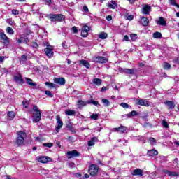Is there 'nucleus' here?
Masks as SVG:
<instances>
[{"label":"nucleus","instance_id":"nucleus-1","mask_svg":"<svg viewBox=\"0 0 179 179\" xmlns=\"http://www.w3.org/2000/svg\"><path fill=\"white\" fill-rule=\"evenodd\" d=\"M33 111L34 113L32 115L33 122L37 123L41 121V110H40L37 106L34 105Z\"/></svg>","mask_w":179,"mask_h":179},{"label":"nucleus","instance_id":"nucleus-2","mask_svg":"<svg viewBox=\"0 0 179 179\" xmlns=\"http://www.w3.org/2000/svg\"><path fill=\"white\" fill-rule=\"evenodd\" d=\"M17 138L16 139L15 143L18 146H22V145H23V143H24V139H25V138H27V134H26V133L24 131H18L17 132Z\"/></svg>","mask_w":179,"mask_h":179},{"label":"nucleus","instance_id":"nucleus-3","mask_svg":"<svg viewBox=\"0 0 179 179\" xmlns=\"http://www.w3.org/2000/svg\"><path fill=\"white\" fill-rule=\"evenodd\" d=\"M48 17L51 22H62L65 19V16L62 14H50Z\"/></svg>","mask_w":179,"mask_h":179},{"label":"nucleus","instance_id":"nucleus-4","mask_svg":"<svg viewBox=\"0 0 179 179\" xmlns=\"http://www.w3.org/2000/svg\"><path fill=\"white\" fill-rule=\"evenodd\" d=\"M99 167L98 165L92 164L90 166L89 169H88V172L90 176H92V177H96V176H97V174H99Z\"/></svg>","mask_w":179,"mask_h":179},{"label":"nucleus","instance_id":"nucleus-5","mask_svg":"<svg viewBox=\"0 0 179 179\" xmlns=\"http://www.w3.org/2000/svg\"><path fill=\"white\" fill-rule=\"evenodd\" d=\"M47 48H45V54L48 57V58H52L54 57V48L52 46L50 45L48 43H45Z\"/></svg>","mask_w":179,"mask_h":179},{"label":"nucleus","instance_id":"nucleus-6","mask_svg":"<svg viewBox=\"0 0 179 179\" xmlns=\"http://www.w3.org/2000/svg\"><path fill=\"white\" fill-rule=\"evenodd\" d=\"M80 156V153L78 152V150H74L72 151H68L66 153L67 159H73V157H79Z\"/></svg>","mask_w":179,"mask_h":179},{"label":"nucleus","instance_id":"nucleus-7","mask_svg":"<svg viewBox=\"0 0 179 179\" xmlns=\"http://www.w3.org/2000/svg\"><path fill=\"white\" fill-rule=\"evenodd\" d=\"M56 121H57V127H55V131L57 133L59 132L61 128L64 126V122H62V120H61V116L57 115L56 117Z\"/></svg>","mask_w":179,"mask_h":179},{"label":"nucleus","instance_id":"nucleus-8","mask_svg":"<svg viewBox=\"0 0 179 179\" xmlns=\"http://www.w3.org/2000/svg\"><path fill=\"white\" fill-rule=\"evenodd\" d=\"M38 162L39 163H50V162L52 161V159L50 158L49 157H38L37 158Z\"/></svg>","mask_w":179,"mask_h":179},{"label":"nucleus","instance_id":"nucleus-9","mask_svg":"<svg viewBox=\"0 0 179 179\" xmlns=\"http://www.w3.org/2000/svg\"><path fill=\"white\" fill-rule=\"evenodd\" d=\"M150 10H152V7H150L149 5L144 4L143 6L142 13L143 15H149V13H150Z\"/></svg>","mask_w":179,"mask_h":179},{"label":"nucleus","instance_id":"nucleus-10","mask_svg":"<svg viewBox=\"0 0 179 179\" xmlns=\"http://www.w3.org/2000/svg\"><path fill=\"white\" fill-rule=\"evenodd\" d=\"M0 40H1L4 44H9L10 43L8 36L3 32H0Z\"/></svg>","mask_w":179,"mask_h":179},{"label":"nucleus","instance_id":"nucleus-11","mask_svg":"<svg viewBox=\"0 0 179 179\" xmlns=\"http://www.w3.org/2000/svg\"><path fill=\"white\" fill-rule=\"evenodd\" d=\"M95 61L99 64H106V62H108V58L104 57L103 56H98L95 58Z\"/></svg>","mask_w":179,"mask_h":179},{"label":"nucleus","instance_id":"nucleus-12","mask_svg":"<svg viewBox=\"0 0 179 179\" xmlns=\"http://www.w3.org/2000/svg\"><path fill=\"white\" fill-rule=\"evenodd\" d=\"M168 107V110H174L176 108V103L171 101H166L164 103Z\"/></svg>","mask_w":179,"mask_h":179},{"label":"nucleus","instance_id":"nucleus-13","mask_svg":"<svg viewBox=\"0 0 179 179\" xmlns=\"http://www.w3.org/2000/svg\"><path fill=\"white\" fill-rule=\"evenodd\" d=\"M122 72L123 73H126L127 75H135V72H136V69H123Z\"/></svg>","mask_w":179,"mask_h":179},{"label":"nucleus","instance_id":"nucleus-14","mask_svg":"<svg viewBox=\"0 0 179 179\" xmlns=\"http://www.w3.org/2000/svg\"><path fill=\"white\" fill-rule=\"evenodd\" d=\"M14 80L15 82H18V83L22 84L24 83L23 78L22 77V74L17 73V75L14 76Z\"/></svg>","mask_w":179,"mask_h":179},{"label":"nucleus","instance_id":"nucleus-15","mask_svg":"<svg viewBox=\"0 0 179 179\" xmlns=\"http://www.w3.org/2000/svg\"><path fill=\"white\" fill-rule=\"evenodd\" d=\"M131 176H140L141 177H142V176H143V171L141 169H134L131 172Z\"/></svg>","mask_w":179,"mask_h":179},{"label":"nucleus","instance_id":"nucleus-16","mask_svg":"<svg viewBox=\"0 0 179 179\" xmlns=\"http://www.w3.org/2000/svg\"><path fill=\"white\" fill-rule=\"evenodd\" d=\"M55 83L57 85H65L66 80L64 78H56L54 79Z\"/></svg>","mask_w":179,"mask_h":179},{"label":"nucleus","instance_id":"nucleus-17","mask_svg":"<svg viewBox=\"0 0 179 179\" xmlns=\"http://www.w3.org/2000/svg\"><path fill=\"white\" fill-rule=\"evenodd\" d=\"M88 103H90V102H88V101H83L82 100H79L78 101L77 107L78 108H82L83 107L87 106Z\"/></svg>","mask_w":179,"mask_h":179},{"label":"nucleus","instance_id":"nucleus-18","mask_svg":"<svg viewBox=\"0 0 179 179\" xmlns=\"http://www.w3.org/2000/svg\"><path fill=\"white\" fill-rule=\"evenodd\" d=\"M25 80L27 83V85H29V86H31V87H36V86H37V83L33 82V80L29 78H25Z\"/></svg>","mask_w":179,"mask_h":179},{"label":"nucleus","instance_id":"nucleus-19","mask_svg":"<svg viewBox=\"0 0 179 179\" xmlns=\"http://www.w3.org/2000/svg\"><path fill=\"white\" fill-rule=\"evenodd\" d=\"M157 24L159 26H167V22H166V20H164V17H159L157 21Z\"/></svg>","mask_w":179,"mask_h":179},{"label":"nucleus","instance_id":"nucleus-20","mask_svg":"<svg viewBox=\"0 0 179 179\" xmlns=\"http://www.w3.org/2000/svg\"><path fill=\"white\" fill-rule=\"evenodd\" d=\"M108 6L110 9H115L116 8H118L117 2L114 0H112L110 3H108Z\"/></svg>","mask_w":179,"mask_h":179},{"label":"nucleus","instance_id":"nucleus-21","mask_svg":"<svg viewBox=\"0 0 179 179\" xmlns=\"http://www.w3.org/2000/svg\"><path fill=\"white\" fill-rule=\"evenodd\" d=\"M165 174H167V176H169V177H177L178 176V173L176 171H170L169 170L164 171Z\"/></svg>","mask_w":179,"mask_h":179},{"label":"nucleus","instance_id":"nucleus-22","mask_svg":"<svg viewBox=\"0 0 179 179\" xmlns=\"http://www.w3.org/2000/svg\"><path fill=\"white\" fill-rule=\"evenodd\" d=\"M79 64L80 65H83V66H85V68H90V63L87 62V60H80Z\"/></svg>","mask_w":179,"mask_h":179},{"label":"nucleus","instance_id":"nucleus-23","mask_svg":"<svg viewBox=\"0 0 179 179\" xmlns=\"http://www.w3.org/2000/svg\"><path fill=\"white\" fill-rule=\"evenodd\" d=\"M137 104L138 106H145V107H149V103H148V101L145 100V99H140Z\"/></svg>","mask_w":179,"mask_h":179},{"label":"nucleus","instance_id":"nucleus-24","mask_svg":"<svg viewBox=\"0 0 179 179\" xmlns=\"http://www.w3.org/2000/svg\"><path fill=\"white\" fill-rule=\"evenodd\" d=\"M148 156H157L159 155V152L156 150H150L148 151Z\"/></svg>","mask_w":179,"mask_h":179},{"label":"nucleus","instance_id":"nucleus-25","mask_svg":"<svg viewBox=\"0 0 179 179\" xmlns=\"http://www.w3.org/2000/svg\"><path fill=\"white\" fill-rule=\"evenodd\" d=\"M119 129H120V134H125L129 131V129H128L127 127L122 126V125H121L119 127Z\"/></svg>","mask_w":179,"mask_h":179},{"label":"nucleus","instance_id":"nucleus-26","mask_svg":"<svg viewBox=\"0 0 179 179\" xmlns=\"http://www.w3.org/2000/svg\"><path fill=\"white\" fill-rule=\"evenodd\" d=\"M97 137H93L90 141H88V146H94L95 142H97Z\"/></svg>","mask_w":179,"mask_h":179},{"label":"nucleus","instance_id":"nucleus-27","mask_svg":"<svg viewBox=\"0 0 179 179\" xmlns=\"http://www.w3.org/2000/svg\"><path fill=\"white\" fill-rule=\"evenodd\" d=\"M141 22L143 26H148L149 24V20L145 17H141Z\"/></svg>","mask_w":179,"mask_h":179},{"label":"nucleus","instance_id":"nucleus-28","mask_svg":"<svg viewBox=\"0 0 179 179\" xmlns=\"http://www.w3.org/2000/svg\"><path fill=\"white\" fill-rule=\"evenodd\" d=\"M65 114L66 115L72 116V115H75V114H76V112L73 110L68 109L65 111Z\"/></svg>","mask_w":179,"mask_h":179},{"label":"nucleus","instance_id":"nucleus-29","mask_svg":"<svg viewBox=\"0 0 179 179\" xmlns=\"http://www.w3.org/2000/svg\"><path fill=\"white\" fill-rule=\"evenodd\" d=\"M99 38H101V40H106L107 38L108 35L106 32H101L98 36Z\"/></svg>","mask_w":179,"mask_h":179},{"label":"nucleus","instance_id":"nucleus-30","mask_svg":"<svg viewBox=\"0 0 179 179\" xmlns=\"http://www.w3.org/2000/svg\"><path fill=\"white\" fill-rule=\"evenodd\" d=\"M94 85H96V86H100L101 85V79L100 78H94L93 80Z\"/></svg>","mask_w":179,"mask_h":179},{"label":"nucleus","instance_id":"nucleus-31","mask_svg":"<svg viewBox=\"0 0 179 179\" xmlns=\"http://www.w3.org/2000/svg\"><path fill=\"white\" fill-rule=\"evenodd\" d=\"M101 101H102V103L103 104V106H104L105 107H108V106H110V101H108V99H103L101 100Z\"/></svg>","mask_w":179,"mask_h":179},{"label":"nucleus","instance_id":"nucleus-32","mask_svg":"<svg viewBox=\"0 0 179 179\" xmlns=\"http://www.w3.org/2000/svg\"><path fill=\"white\" fill-rule=\"evenodd\" d=\"M15 115H16V113H15V112H13V111H9L8 113V117H9L10 120H13V118H15Z\"/></svg>","mask_w":179,"mask_h":179},{"label":"nucleus","instance_id":"nucleus-33","mask_svg":"<svg viewBox=\"0 0 179 179\" xmlns=\"http://www.w3.org/2000/svg\"><path fill=\"white\" fill-rule=\"evenodd\" d=\"M6 31L8 34H15V31H13V29H12V27H8L6 29Z\"/></svg>","mask_w":179,"mask_h":179},{"label":"nucleus","instance_id":"nucleus-34","mask_svg":"<svg viewBox=\"0 0 179 179\" xmlns=\"http://www.w3.org/2000/svg\"><path fill=\"white\" fill-rule=\"evenodd\" d=\"M87 101H88V104H93L94 106H100V103H99V101H94V99H91Z\"/></svg>","mask_w":179,"mask_h":179},{"label":"nucleus","instance_id":"nucleus-35","mask_svg":"<svg viewBox=\"0 0 179 179\" xmlns=\"http://www.w3.org/2000/svg\"><path fill=\"white\" fill-rule=\"evenodd\" d=\"M153 38H162V33L160 32H155L153 34Z\"/></svg>","mask_w":179,"mask_h":179},{"label":"nucleus","instance_id":"nucleus-36","mask_svg":"<svg viewBox=\"0 0 179 179\" xmlns=\"http://www.w3.org/2000/svg\"><path fill=\"white\" fill-rule=\"evenodd\" d=\"M170 5H172V6H176V8H179V5L177 4L176 2V0H169Z\"/></svg>","mask_w":179,"mask_h":179},{"label":"nucleus","instance_id":"nucleus-37","mask_svg":"<svg viewBox=\"0 0 179 179\" xmlns=\"http://www.w3.org/2000/svg\"><path fill=\"white\" fill-rule=\"evenodd\" d=\"M27 61V56L26 55H22L20 59V62H26Z\"/></svg>","mask_w":179,"mask_h":179},{"label":"nucleus","instance_id":"nucleus-38","mask_svg":"<svg viewBox=\"0 0 179 179\" xmlns=\"http://www.w3.org/2000/svg\"><path fill=\"white\" fill-rule=\"evenodd\" d=\"M163 68L164 69H170V68H171V65L167 62H164L163 64Z\"/></svg>","mask_w":179,"mask_h":179},{"label":"nucleus","instance_id":"nucleus-39","mask_svg":"<svg viewBox=\"0 0 179 179\" xmlns=\"http://www.w3.org/2000/svg\"><path fill=\"white\" fill-rule=\"evenodd\" d=\"M82 31L89 33V31H90V28H89V26L84 25L82 28Z\"/></svg>","mask_w":179,"mask_h":179},{"label":"nucleus","instance_id":"nucleus-40","mask_svg":"<svg viewBox=\"0 0 179 179\" xmlns=\"http://www.w3.org/2000/svg\"><path fill=\"white\" fill-rule=\"evenodd\" d=\"M120 106L122 107L123 108H131V106L125 103H121Z\"/></svg>","mask_w":179,"mask_h":179},{"label":"nucleus","instance_id":"nucleus-41","mask_svg":"<svg viewBox=\"0 0 179 179\" xmlns=\"http://www.w3.org/2000/svg\"><path fill=\"white\" fill-rule=\"evenodd\" d=\"M21 38L22 39V43H24V44H27V43H29L30 41V40L27 37L24 38L23 36H21Z\"/></svg>","mask_w":179,"mask_h":179},{"label":"nucleus","instance_id":"nucleus-42","mask_svg":"<svg viewBox=\"0 0 179 179\" xmlns=\"http://www.w3.org/2000/svg\"><path fill=\"white\" fill-rule=\"evenodd\" d=\"M43 146H44L45 148H52L54 145L52 144V143H45L43 144Z\"/></svg>","mask_w":179,"mask_h":179},{"label":"nucleus","instance_id":"nucleus-43","mask_svg":"<svg viewBox=\"0 0 179 179\" xmlns=\"http://www.w3.org/2000/svg\"><path fill=\"white\" fill-rule=\"evenodd\" d=\"M91 120H98L99 119V115H97V113H93L91 116H90Z\"/></svg>","mask_w":179,"mask_h":179},{"label":"nucleus","instance_id":"nucleus-44","mask_svg":"<svg viewBox=\"0 0 179 179\" xmlns=\"http://www.w3.org/2000/svg\"><path fill=\"white\" fill-rule=\"evenodd\" d=\"M162 127H164V128H169L170 127L167 121H166L164 120H162Z\"/></svg>","mask_w":179,"mask_h":179},{"label":"nucleus","instance_id":"nucleus-45","mask_svg":"<svg viewBox=\"0 0 179 179\" xmlns=\"http://www.w3.org/2000/svg\"><path fill=\"white\" fill-rule=\"evenodd\" d=\"M22 104L24 108H27V107H29V106L30 105V103L29 102V101H22Z\"/></svg>","mask_w":179,"mask_h":179},{"label":"nucleus","instance_id":"nucleus-46","mask_svg":"<svg viewBox=\"0 0 179 179\" xmlns=\"http://www.w3.org/2000/svg\"><path fill=\"white\" fill-rule=\"evenodd\" d=\"M45 85H46V86H49L50 87H55L56 85L52 83H49V82H45Z\"/></svg>","mask_w":179,"mask_h":179},{"label":"nucleus","instance_id":"nucleus-47","mask_svg":"<svg viewBox=\"0 0 179 179\" xmlns=\"http://www.w3.org/2000/svg\"><path fill=\"white\" fill-rule=\"evenodd\" d=\"M11 13H12V15H19V10H17L16 9H13L11 10Z\"/></svg>","mask_w":179,"mask_h":179},{"label":"nucleus","instance_id":"nucleus-48","mask_svg":"<svg viewBox=\"0 0 179 179\" xmlns=\"http://www.w3.org/2000/svg\"><path fill=\"white\" fill-rule=\"evenodd\" d=\"M130 37H131V39L133 41H135V40H136V38H138V35H136V34H131Z\"/></svg>","mask_w":179,"mask_h":179},{"label":"nucleus","instance_id":"nucleus-49","mask_svg":"<svg viewBox=\"0 0 179 179\" xmlns=\"http://www.w3.org/2000/svg\"><path fill=\"white\" fill-rule=\"evenodd\" d=\"M81 36L82 37H86L87 36H89V32L81 30Z\"/></svg>","mask_w":179,"mask_h":179},{"label":"nucleus","instance_id":"nucleus-50","mask_svg":"<svg viewBox=\"0 0 179 179\" xmlns=\"http://www.w3.org/2000/svg\"><path fill=\"white\" fill-rule=\"evenodd\" d=\"M45 94L49 97H52L54 95L51 93V91H45Z\"/></svg>","mask_w":179,"mask_h":179},{"label":"nucleus","instance_id":"nucleus-51","mask_svg":"<svg viewBox=\"0 0 179 179\" xmlns=\"http://www.w3.org/2000/svg\"><path fill=\"white\" fill-rule=\"evenodd\" d=\"M149 141H150V142L151 143H156V139H155V138H153V137H150V138H149Z\"/></svg>","mask_w":179,"mask_h":179},{"label":"nucleus","instance_id":"nucleus-52","mask_svg":"<svg viewBox=\"0 0 179 179\" xmlns=\"http://www.w3.org/2000/svg\"><path fill=\"white\" fill-rule=\"evenodd\" d=\"M6 58V57H5V56H0V64H2L3 62V61H5Z\"/></svg>","mask_w":179,"mask_h":179},{"label":"nucleus","instance_id":"nucleus-53","mask_svg":"<svg viewBox=\"0 0 179 179\" xmlns=\"http://www.w3.org/2000/svg\"><path fill=\"white\" fill-rule=\"evenodd\" d=\"M131 117H135V115H138V113L135 110H133L130 113Z\"/></svg>","mask_w":179,"mask_h":179},{"label":"nucleus","instance_id":"nucleus-54","mask_svg":"<svg viewBox=\"0 0 179 179\" xmlns=\"http://www.w3.org/2000/svg\"><path fill=\"white\" fill-rule=\"evenodd\" d=\"M71 30H72V31L74 32L75 34L78 33V27H73L71 28Z\"/></svg>","mask_w":179,"mask_h":179},{"label":"nucleus","instance_id":"nucleus-55","mask_svg":"<svg viewBox=\"0 0 179 179\" xmlns=\"http://www.w3.org/2000/svg\"><path fill=\"white\" fill-rule=\"evenodd\" d=\"M62 45L63 48H64L65 50H66V48H68V45H66V41L63 42Z\"/></svg>","mask_w":179,"mask_h":179},{"label":"nucleus","instance_id":"nucleus-56","mask_svg":"<svg viewBox=\"0 0 179 179\" xmlns=\"http://www.w3.org/2000/svg\"><path fill=\"white\" fill-rule=\"evenodd\" d=\"M83 11L85 12V13H87L89 12V8H87V6H83Z\"/></svg>","mask_w":179,"mask_h":179},{"label":"nucleus","instance_id":"nucleus-57","mask_svg":"<svg viewBox=\"0 0 179 179\" xmlns=\"http://www.w3.org/2000/svg\"><path fill=\"white\" fill-rule=\"evenodd\" d=\"M106 20H108V22H110V20H112L113 19V16L111 15H108L106 17Z\"/></svg>","mask_w":179,"mask_h":179},{"label":"nucleus","instance_id":"nucleus-58","mask_svg":"<svg viewBox=\"0 0 179 179\" xmlns=\"http://www.w3.org/2000/svg\"><path fill=\"white\" fill-rule=\"evenodd\" d=\"M127 19L128 20H132L134 19V15H127Z\"/></svg>","mask_w":179,"mask_h":179},{"label":"nucleus","instance_id":"nucleus-59","mask_svg":"<svg viewBox=\"0 0 179 179\" xmlns=\"http://www.w3.org/2000/svg\"><path fill=\"white\" fill-rule=\"evenodd\" d=\"M17 41L19 44H22V43H23V41L22 39V36L20 37V38H17Z\"/></svg>","mask_w":179,"mask_h":179},{"label":"nucleus","instance_id":"nucleus-60","mask_svg":"<svg viewBox=\"0 0 179 179\" xmlns=\"http://www.w3.org/2000/svg\"><path fill=\"white\" fill-rule=\"evenodd\" d=\"M129 39V38L128 37V35H125L124 36L123 41H128Z\"/></svg>","mask_w":179,"mask_h":179},{"label":"nucleus","instance_id":"nucleus-61","mask_svg":"<svg viewBox=\"0 0 179 179\" xmlns=\"http://www.w3.org/2000/svg\"><path fill=\"white\" fill-rule=\"evenodd\" d=\"M44 2L48 3V5H51V0H44Z\"/></svg>","mask_w":179,"mask_h":179},{"label":"nucleus","instance_id":"nucleus-62","mask_svg":"<svg viewBox=\"0 0 179 179\" xmlns=\"http://www.w3.org/2000/svg\"><path fill=\"white\" fill-rule=\"evenodd\" d=\"M173 143L174 145H176V146H179V141H175Z\"/></svg>","mask_w":179,"mask_h":179},{"label":"nucleus","instance_id":"nucleus-63","mask_svg":"<svg viewBox=\"0 0 179 179\" xmlns=\"http://www.w3.org/2000/svg\"><path fill=\"white\" fill-rule=\"evenodd\" d=\"M106 90H107L106 87H103L101 90V92H106Z\"/></svg>","mask_w":179,"mask_h":179},{"label":"nucleus","instance_id":"nucleus-64","mask_svg":"<svg viewBox=\"0 0 179 179\" xmlns=\"http://www.w3.org/2000/svg\"><path fill=\"white\" fill-rule=\"evenodd\" d=\"M175 62H176V64H179V57L175 59Z\"/></svg>","mask_w":179,"mask_h":179}]
</instances>
